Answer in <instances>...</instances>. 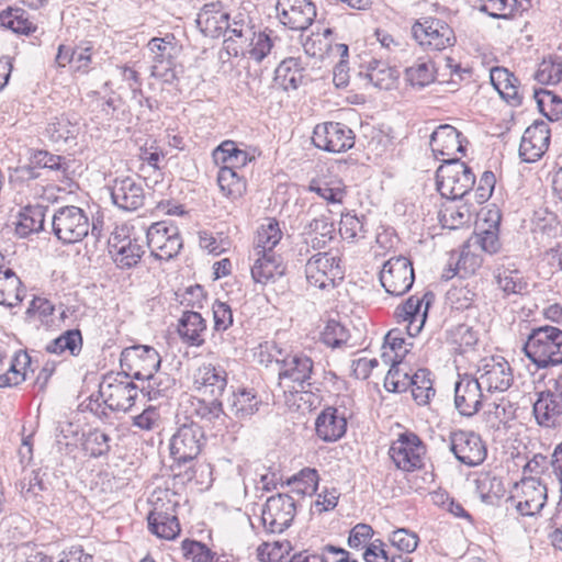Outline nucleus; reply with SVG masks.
I'll return each mask as SVG.
<instances>
[{"label":"nucleus","mask_w":562,"mask_h":562,"mask_svg":"<svg viewBox=\"0 0 562 562\" xmlns=\"http://www.w3.org/2000/svg\"><path fill=\"white\" fill-rule=\"evenodd\" d=\"M522 350L538 369L560 366L562 364V330L549 325L533 328Z\"/></svg>","instance_id":"f257e3e1"},{"label":"nucleus","mask_w":562,"mask_h":562,"mask_svg":"<svg viewBox=\"0 0 562 562\" xmlns=\"http://www.w3.org/2000/svg\"><path fill=\"white\" fill-rule=\"evenodd\" d=\"M52 226L54 235L64 244L81 241L90 228L93 236H100L98 225H91L87 213L75 205L59 207L53 215Z\"/></svg>","instance_id":"f03ea898"},{"label":"nucleus","mask_w":562,"mask_h":562,"mask_svg":"<svg viewBox=\"0 0 562 562\" xmlns=\"http://www.w3.org/2000/svg\"><path fill=\"white\" fill-rule=\"evenodd\" d=\"M437 190L448 200L462 199L474 186L475 176L459 158L443 159L436 172Z\"/></svg>","instance_id":"7ed1b4c3"},{"label":"nucleus","mask_w":562,"mask_h":562,"mask_svg":"<svg viewBox=\"0 0 562 562\" xmlns=\"http://www.w3.org/2000/svg\"><path fill=\"white\" fill-rule=\"evenodd\" d=\"M314 361L304 352H286L278 371L279 386L284 393H300L312 385Z\"/></svg>","instance_id":"20e7f679"},{"label":"nucleus","mask_w":562,"mask_h":562,"mask_svg":"<svg viewBox=\"0 0 562 562\" xmlns=\"http://www.w3.org/2000/svg\"><path fill=\"white\" fill-rule=\"evenodd\" d=\"M147 48L150 53V75L164 82L171 83L177 78V57L180 53L173 35L154 37Z\"/></svg>","instance_id":"39448f33"},{"label":"nucleus","mask_w":562,"mask_h":562,"mask_svg":"<svg viewBox=\"0 0 562 562\" xmlns=\"http://www.w3.org/2000/svg\"><path fill=\"white\" fill-rule=\"evenodd\" d=\"M98 393L110 409L127 412L134 405L138 387L127 373H109L100 382Z\"/></svg>","instance_id":"423d86ee"},{"label":"nucleus","mask_w":562,"mask_h":562,"mask_svg":"<svg viewBox=\"0 0 562 562\" xmlns=\"http://www.w3.org/2000/svg\"><path fill=\"white\" fill-rule=\"evenodd\" d=\"M533 403V415L537 423L547 428L562 424V375L550 379L546 389L538 392Z\"/></svg>","instance_id":"0eeeda50"},{"label":"nucleus","mask_w":562,"mask_h":562,"mask_svg":"<svg viewBox=\"0 0 562 562\" xmlns=\"http://www.w3.org/2000/svg\"><path fill=\"white\" fill-rule=\"evenodd\" d=\"M305 274L314 288L324 290L334 286L337 280L344 279L340 256L330 251L312 256L305 265Z\"/></svg>","instance_id":"6e6552de"},{"label":"nucleus","mask_w":562,"mask_h":562,"mask_svg":"<svg viewBox=\"0 0 562 562\" xmlns=\"http://www.w3.org/2000/svg\"><path fill=\"white\" fill-rule=\"evenodd\" d=\"M507 502L521 516H535L547 502V487L535 477H525L515 483Z\"/></svg>","instance_id":"1a4fd4ad"},{"label":"nucleus","mask_w":562,"mask_h":562,"mask_svg":"<svg viewBox=\"0 0 562 562\" xmlns=\"http://www.w3.org/2000/svg\"><path fill=\"white\" fill-rule=\"evenodd\" d=\"M147 246L159 260L176 257L182 248L179 228L170 221L153 223L146 231Z\"/></svg>","instance_id":"9d476101"},{"label":"nucleus","mask_w":562,"mask_h":562,"mask_svg":"<svg viewBox=\"0 0 562 562\" xmlns=\"http://www.w3.org/2000/svg\"><path fill=\"white\" fill-rule=\"evenodd\" d=\"M389 454L397 469L413 472L423 468L426 447L416 434L405 431L391 443Z\"/></svg>","instance_id":"9b49d317"},{"label":"nucleus","mask_w":562,"mask_h":562,"mask_svg":"<svg viewBox=\"0 0 562 562\" xmlns=\"http://www.w3.org/2000/svg\"><path fill=\"white\" fill-rule=\"evenodd\" d=\"M449 449L459 462L468 467L480 465L487 456L485 442L479 434L471 430L451 431Z\"/></svg>","instance_id":"f8f14e48"},{"label":"nucleus","mask_w":562,"mask_h":562,"mask_svg":"<svg viewBox=\"0 0 562 562\" xmlns=\"http://www.w3.org/2000/svg\"><path fill=\"white\" fill-rule=\"evenodd\" d=\"M276 19L291 31L307 30L316 18V5L312 0H277Z\"/></svg>","instance_id":"ddd939ff"},{"label":"nucleus","mask_w":562,"mask_h":562,"mask_svg":"<svg viewBox=\"0 0 562 562\" xmlns=\"http://www.w3.org/2000/svg\"><path fill=\"white\" fill-rule=\"evenodd\" d=\"M312 142L328 153H345L353 147V131L340 122H324L314 127Z\"/></svg>","instance_id":"4468645a"},{"label":"nucleus","mask_w":562,"mask_h":562,"mask_svg":"<svg viewBox=\"0 0 562 562\" xmlns=\"http://www.w3.org/2000/svg\"><path fill=\"white\" fill-rule=\"evenodd\" d=\"M412 31L414 38L427 50H443L452 46L456 40L452 29L440 19L426 18L416 22Z\"/></svg>","instance_id":"2eb2a0df"},{"label":"nucleus","mask_w":562,"mask_h":562,"mask_svg":"<svg viewBox=\"0 0 562 562\" xmlns=\"http://www.w3.org/2000/svg\"><path fill=\"white\" fill-rule=\"evenodd\" d=\"M296 514L295 501L288 494L269 497L263 505L261 521L271 533H281L288 529Z\"/></svg>","instance_id":"dca6fc26"},{"label":"nucleus","mask_w":562,"mask_h":562,"mask_svg":"<svg viewBox=\"0 0 562 562\" xmlns=\"http://www.w3.org/2000/svg\"><path fill=\"white\" fill-rule=\"evenodd\" d=\"M120 362L122 368L130 371V375L143 380L158 371L161 358L154 347L136 345L122 351Z\"/></svg>","instance_id":"f3484780"},{"label":"nucleus","mask_w":562,"mask_h":562,"mask_svg":"<svg viewBox=\"0 0 562 562\" xmlns=\"http://www.w3.org/2000/svg\"><path fill=\"white\" fill-rule=\"evenodd\" d=\"M415 280L412 262L403 256L392 257L380 272V281L385 291L395 296L405 294Z\"/></svg>","instance_id":"a211bd4d"},{"label":"nucleus","mask_w":562,"mask_h":562,"mask_svg":"<svg viewBox=\"0 0 562 562\" xmlns=\"http://www.w3.org/2000/svg\"><path fill=\"white\" fill-rule=\"evenodd\" d=\"M475 378L488 393L505 392L514 381L509 363L501 357L483 359L477 367Z\"/></svg>","instance_id":"6ab92c4d"},{"label":"nucleus","mask_w":562,"mask_h":562,"mask_svg":"<svg viewBox=\"0 0 562 562\" xmlns=\"http://www.w3.org/2000/svg\"><path fill=\"white\" fill-rule=\"evenodd\" d=\"M203 439L202 427L195 422L180 426L170 442L173 460L179 463L193 460L201 451Z\"/></svg>","instance_id":"aec40b11"},{"label":"nucleus","mask_w":562,"mask_h":562,"mask_svg":"<svg viewBox=\"0 0 562 562\" xmlns=\"http://www.w3.org/2000/svg\"><path fill=\"white\" fill-rule=\"evenodd\" d=\"M434 297L431 292L414 294L396 308V317L407 323L406 330L411 337L422 331Z\"/></svg>","instance_id":"412c9836"},{"label":"nucleus","mask_w":562,"mask_h":562,"mask_svg":"<svg viewBox=\"0 0 562 562\" xmlns=\"http://www.w3.org/2000/svg\"><path fill=\"white\" fill-rule=\"evenodd\" d=\"M484 397V389L475 376L459 375L454 384V406L462 416H474L480 411Z\"/></svg>","instance_id":"4be33fe9"},{"label":"nucleus","mask_w":562,"mask_h":562,"mask_svg":"<svg viewBox=\"0 0 562 562\" xmlns=\"http://www.w3.org/2000/svg\"><path fill=\"white\" fill-rule=\"evenodd\" d=\"M111 199L121 210H138L145 201L143 181L130 176L115 178L111 186Z\"/></svg>","instance_id":"5701e85b"},{"label":"nucleus","mask_w":562,"mask_h":562,"mask_svg":"<svg viewBox=\"0 0 562 562\" xmlns=\"http://www.w3.org/2000/svg\"><path fill=\"white\" fill-rule=\"evenodd\" d=\"M228 383L226 370L211 362L202 363L193 373V386L203 395L220 397Z\"/></svg>","instance_id":"b1692460"},{"label":"nucleus","mask_w":562,"mask_h":562,"mask_svg":"<svg viewBox=\"0 0 562 562\" xmlns=\"http://www.w3.org/2000/svg\"><path fill=\"white\" fill-rule=\"evenodd\" d=\"M251 278L256 283L266 285L285 273V265L277 252H249Z\"/></svg>","instance_id":"393cba45"},{"label":"nucleus","mask_w":562,"mask_h":562,"mask_svg":"<svg viewBox=\"0 0 562 562\" xmlns=\"http://www.w3.org/2000/svg\"><path fill=\"white\" fill-rule=\"evenodd\" d=\"M550 133L544 122H536L526 128L519 145V156L526 162H533L547 150Z\"/></svg>","instance_id":"a878e982"},{"label":"nucleus","mask_w":562,"mask_h":562,"mask_svg":"<svg viewBox=\"0 0 562 562\" xmlns=\"http://www.w3.org/2000/svg\"><path fill=\"white\" fill-rule=\"evenodd\" d=\"M315 430L317 437L325 442L339 440L347 431L345 412L331 406L324 408L315 420Z\"/></svg>","instance_id":"bb28decb"},{"label":"nucleus","mask_w":562,"mask_h":562,"mask_svg":"<svg viewBox=\"0 0 562 562\" xmlns=\"http://www.w3.org/2000/svg\"><path fill=\"white\" fill-rule=\"evenodd\" d=\"M461 133L451 125L438 126L430 136V147L436 156L457 158L456 155L464 153L465 146Z\"/></svg>","instance_id":"cd10ccee"},{"label":"nucleus","mask_w":562,"mask_h":562,"mask_svg":"<svg viewBox=\"0 0 562 562\" xmlns=\"http://www.w3.org/2000/svg\"><path fill=\"white\" fill-rule=\"evenodd\" d=\"M109 247L114 262L121 269H131L136 266L145 252L143 245L136 239L121 238L119 235L110 238Z\"/></svg>","instance_id":"c85d7f7f"},{"label":"nucleus","mask_w":562,"mask_h":562,"mask_svg":"<svg viewBox=\"0 0 562 562\" xmlns=\"http://www.w3.org/2000/svg\"><path fill=\"white\" fill-rule=\"evenodd\" d=\"M93 49L91 42H81L74 48L60 45L56 55V63L59 67L70 65L74 71L87 74L91 69Z\"/></svg>","instance_id":"c756f323"},{"label":"nucleus","mask_w":562,"mask_h":562,"mask_svg":"<svg viewBox=\"0 0 562 562\" xmlns=\"http://www.w3.org/2000/svg\"><path fill=\"white\" fill-rule=\"evenodd\" d=\"M333 32L326 29L322 34H314L304 43V52L314 58L325 60L334 57H347L348 46L341 43H331Z\"/></svg>","instance_id":"7c9ffc66"},{"label":"nucleus","mask_w":562,"mask_h":562,"mask_svg":"<svg viewBox=\"0 0 562 562\" xmlns=\"http://www.w3.org/2000/svg\"><path fill=\"white\" fill-rule=\"evenodd\" d=\"M273 47V41L270 35L266 32H254L250 38L241 45L228 43V55L249 56L257 63L262 61L270 53Z\"/></svg>","instance_id":"2f4dec72"},{"label":"nucleus","mask_w":562,"mask_h":562,"mask_svg":"<svg viewBox=\"0 0 562 562\" xmlns=\"http://www.w3.org/2000/svg\"><path fill=\"white\" fill-rule=\"evenodd\" d=\"M196 23L205 36L218 37L224 35L226 38L228 14L217 9L216 4H205L198 14Z\"/></svg>","instance_id":"473e14b6"},{"label":"nucleus","mask_w":562,"mask_h":562,"mask_svg":"<svg viewBox=\"0 0 562 562\" xmlns=\"http://www.w3.org/2000/svg\"><path fill=\"white\" fill-rule=\"evenodd\" d=\"M212 157L220 168H231L233 170L245 167L254 158L234 140L222 142L213 150Z\"/></svg>","instance_id":"72a5a7b5"},{"label":"nucleus","mask_w":562,"mask_h":562,"mask_svg":"<svg viewBox=\"0 0 562 562\" xmlns=\"http://www.w3.org/2000/svg\"><path fill=\"white\" fill-rule=\"evenodd\" d=\"M206 323L200 313L193 311L183 312L179 319L178 334L182 341L192 347L204 344Z\"/></svg>","instance_id":"f704fd0d"},{"label":"nucleus","mask_w":562,"mask_h":562,"mask_svg":"<svg viewBox=\"0 0 562 562\" xmlns=\"http://www.w3.org/2000/svg\"><path fill=\"white\" fill-rule=\"evenodd\" d=\"M491 83L498 91L501 97L509 104L517 106L521 104L522 94L518 86V79L506 68L494 67L490 72Z\"/></svg>","instance_id":"c9c22d12"},{"label":"nucleus","mask_w":562,"mask_h":562,"mask_svg":"<svg viewBox=\"0 0 562 562\" xmlns=\"http://www.w3.org/2000/svg\"><path fill=\"white\" fill-rule=\"evenodd\" d=\"M481 266V256L472 252L470 245H464L457 258H454V255H451L449 267L443 271V278L449 280L454 276H460L461 278L471 277L476 273Z\"/></svg>","instance_id":"e433bc0d"},{"label":"nucleus","mask_w":562,"mask_h":562,"mask_svg":"<svg viewBox=\"0 0 562 562\" xmlns=\"http://www.w3.org/2000/svg\"><path fill=\"white\" fill-rule=\"evenodd\" d=\"M261 400L257 393L249 389H238L227 398V409L238 419L251 417L259 411Z\"/></svg>","instance_id":"4c0bfd02"},{"label":"nucleus","mask_w":562,"mask_h":562,"mask_svg":"<svg viewBox=\"0 0 562 562\" xmlns=\"http://www.w3.org/2000/svg\"><path fill=\"white\" fill-rule=\"evenodd\" d=\"M24 296L25 290L20 278L12 269L0 266V305L14 307Z\"/></svg>","instance_id":"58836bf2"},{"label":"nucleus","mask_w":562,"mask_h":562,"mask_svg":"<svg viewBox=\"0 0 562 562\" xmlns=\"http://www.w3.org/2000/svg\"><path fill=\"white\" fill-rule=\"evenodd\" d=\"M303 234L306 245L313 249H322L335 237V226L329 217L322 215L312 220Z\"/></svg>","instance_id":"ea45409f"},{"label":"nucleus","mask_w":562,"mask_h":562,"mask_svg":"<svg viewBox=\"0 0 562 562\" xmlns=\"http://www.w3.org/2000/svg\"><path fill=\"white\" fill-rule=\"evenodd\" d=\"M382 360L385 363H391V368L384 379V386L391 392H405L412 384V375L405 368L403 360L392 359L386 350L382 351Z\"/></svg>","instance_id":"a19ab883"},{"label":"nucleus","mask_w":562,"mask_h":562,"mask_svg":"<svg viewBox=\"0 0 562 562\" xmlns=\"http://www.w3.org/2000/svg\"><path fill=\"white\" fill-rule=\"evenodd\" d=\"M472 211L470 205L457 202V200H449L443 203L439 211V221L442 227L449 229L460 228L471 222Z\"/></svg>","instance_id":"79ce46f5"},{"label":"nucleus","mask_w":562,"mask_h":562,"mask_svg":"<svg viewBox=\"0 0 562 562\" xmlns=\"http://www.w3.org/2000/svg\"><path fill=\"white\" fill-rule=\"evenodd\" d=\"M494 276L499 289L505 294H522L527 292L528 284L524 280L522 273L514 265H498L494 270Z\"/></svg>","instance_id":"37998d69"},{"label":"nucleus","mask_w":562,"mask_h":562,"mask_svg":"<svg viewBox=\"0 0 562 562\" xmlns=\"http://www.w3.org/2000/svg\"><path fill=\"white\" fill-rule=\"evenodd\" d=\"M46 209L42 205L25 206L18 215L15 233L20 237H27L30 234L38 233L44 227Z\"/></svg>","instance_id":"c03bdc74"},{"label":"nucleus","mask_w":562,"mask_h":562,"mask_svg":"<svg viewBox=\"0 0 562 562\" xmlns=\"http://www.w3.org/2000/svg\"><path fill=\"white\" fill-rule=\"evenodd\" d=\"M148 527L157 537L166 540L175 539L180 532V526L175 515L155 507L148 515Z\"/></svg>","instance_id":"a18cd8bd"},{"label":"nucleus","mask_w":562,"mask_h":562,"mask_svg":"<svg viewBox=\"0 0 562 562\" xmlns=\"http://www.w3.org/2000/svg\"><path fill=\"white\" fill-rule=\"evenodd\" d=\"M282 238V232L279 222L274 218H267L256 234L254 246L250 251L276 252L274 248Z\"/></svg>","instance_id":"49530a36"},{"label":"nucleus","mask_w":562,"mask_h":562,"mask_svg":"<svg viewBox=\"0 0 562 562\" xmlns=\"http://www.w3.org/2000/svg\"><path fill=\"white\" fill-rule=\"evenodd\" d=\"M218 398L220 397H213L212 401L207 402L203 398L191 397L188 400L187 412L190 413V417H198L207 423H215L223 416H226L223 404Z\"/></svg>","instance_id":"de8ad7c7"},{"label":"nucleus","mask_w":562,"mask_h":562,"mask_svg":"<svg viewBox=\"0 0 562 562\" xmlns=\"http://www.w3.org/2000/svg\"><path fill=\"white\" fill-rule=\"evenodd\" d=\"M254 32L255 25L248 14L241 12L235 14L232 21L228 20L226 38L224 40L226 52L228 53L229 42L235 45L245 44Z\"/></svg>","instance_id":"09e8293b"},{"label":"nucleus","mask_w":562,"mask_h":562,"mask_svg":"<svg viewBox=\"0 0 562 562\" xmlns=\"http://www.w3.org/2000/svg\"><path fill=\"white\" fill-rule=\"evenodd\" d=\"M516 408L514 404L502 397L497 402L490 403L484 413L486 425L494 430H498L515 418Z\"/></svg>","instance_id":"8fccbe9b"},{"label":"nucleus","mask_w":562,"mask_h":562,"mask_svg":"<svg viewBox=\"0 0 562 562\" xmlns=\"http://www.w3.org/2000/svg\"><path fill=\"white\" fill-rule=\"evenodd\" d=\"M475 490L482 502L495 504L506 493L505 485L501 477L492 473H482L475 480Z\"/></svg>","instance_id":"3c124183"},{"label":"nucleus","mask_w":562,"mask_h":562,"mask_svg":"<svg viewBox=\"0 0 562 562\" xmlns=\"http://www.w3.org/2000/svg\"><path fill=\"white\" fill-rule=\"evenodd\" d=\"M488 217L485 218L486 222H491L487 228L481 229L475 235V243L486 252L495 254L501 248V243L498 238V226L501 221V215L497 210H490L487 212Z\"/></svg>","instance_id":"603ef678"},{"label":"nucleus","mask_w":562,"mask_h":562,"mask_svg":"<svg viewBox=\"0 0 562 562\" xmlns=\"http://www.w3.org/2000/svg\"><path fill=\"white\" fill-rule=\"evenodd\" d=\"M0 25L16 34L29 35L36 26L30 20L27 12L21 8H8L0 12Z\"/></svg>","instance_id":"864d4df0"},{"label":"nucleus","mask_w":562,"mask_h":562,"mask_svg":"<svg viewBox=\"0 0 562 562\" xmlns=\"http://www.w3.org/2000/svg\"><path fill=\"white\" fill-rule=\"evenodd\" d=\"M277 79L285 90H295L304 82L303 67L300 58H286L276 69Z\"/></svg>","instance_id":"5fc2aeb1"},{"label":"nucleus","mask_w":562,"mask_h":562,"mask_svg":"<svg viewBox=\"0 0 562 562\" xmlns=\"http://www.w3.org/2000/svg\"><path fill=\"white\" fill-rule=\"evenodd\" d=\"M310 191L331 204H341L346 196V186L341 179H315L310 183Z\"/></svg>","instance_id":"6e6d98bb"},{"label":"nucleus","mask_w":562,"mask_h":562,"mask_svg":"<svg viewBox=\"0 0 562 562\" xmlns=\"http://www.w3.org/2000/svg\"><path fill=\"white\" fill-rule=\"evenodd\" d=\"M31 369V358L26 352H19L12 360L9 370L0 374V387L15 386L24 382Z\"/></svg>","instance_id":"4d7b16f0"},{"label":"nucleus","mask_w":562,"mask_h":562,"mask_svg":"<svg viewBox=\"0 0 562 562\" xmlns=\"http://www.w3.org/2000/svg\"><path fill=\"white\" fill-rule=\"evenodd\" d=\"M82 349V336L78 329H70L49 341L45 350L49 353L64 355L68 352L76 357Z\"/></svg>","instance_id":"13d9d810"},{"label":"nucleus","mask_w":562,"mask_h":562,"mask_svg":"<svg viewBox=\"0 0 562 562\" xmlns=\"http://www.w3.org/2000/svg\"><path fill=\"white\" fill-rule=\"evenodd\" d=\"M412 395L418 405H426L435 396L431 373L427 369H419L412 375L409 385Z\"/></svg>","instance_id":"bf43d9fd"},{"label":"nucleus","mask_w":562,"mask_h":562,"mask_svg":"<svg viewBox=\"0 0 562 562\" xmlns=\"http://www.w3.org/2000/svg\"><path fill=\"white\" fill-rule=\"evenodd\" d=\"M406 79L412 86L425 87L434 82L436 70L429 58H419L414 65L405 70Z\"/></svg>","instance_id":"052dcab7"},{"label":"nucleus","mask_w":562,"mask_h":562,"mask_svg":"<svg viewBox=\"0 0 562 562\" xmlns=\"http://www.w3.org/2000/svg\"><path fill=\"white\" fill-rule=\"evenodd\" d=\"M78 128L65 116L54 117L45 130L46 136L55 144H64L76 137Z\"/></svg>","instance_id":"680f3d73"},{"label":"nucleus","mask_w":562,"mask_h":562,"mask_svg":"<svg viewBox=\"0 0 562 562\" xmlns=\"http://www.w3.org/2000/svg\"><path fill=\"white\" fill-rule=\"evenodd\" d=\"M217 184L222 193L231 199L239 198L245 191L243 178L237 173V170L231 168H220Z\"/></svg>","instance_id":"e2e57ef3"},{"label":"nucleus","mask_w":562,"mask_h":562,"mask_svg":"<svg viewBox=\"0 0 562 562\" xmlns=\"http://www.w3.org/2000/svg\"><path fill=\"white\" fill-rule=\"evenodd\" d=\"M367 78L374 87L387 90L395 82L397 71L382 61L374 60L368 67Z\"/></svg>","instance_id":"0e129e2a"},{"label":"nucleus","mask_w":562,"mask_h":562,"mask_svg":"<svg viewBox=\"0 0 562 562\" xmlns=\"http://www.w3.org/2000/svg\"><path fill=\"white\" fill-rule=\"evenodd\" d=\"M364 217L355 214L342 213L339 223V234L349 243H357L366 237Z\"/></svg>","instance_id":"69168bd1"},{"label":"nucleus","mask_w":562,"mask_h":562,"mask_svg":"<svg viewBox=\"0 0 562 562\" xmlns=\"http://www.w3.org/2000/svg\"><path fill=\"white\" fill-rule=\"evenodd\" d=\"M374 36L380 43L381 48L385 50V56L387 58L392 59L394 63H401L407 54L406 43L380 29L374 32Z\"/></svg>","instance_id":"338daca9"},{"label":"nucleus","mask_w":562,"mask_h":562,"mask_svg":"<svg viewBox=\"0 0 562 562\" xmlns=\"http://www.w3.org/2000/svg\"><path fill=\"white\" fill-rule=\"evenodd\" d=\"M288 484L292 486V492L297 495H312L317 490L318 485L317 471L315 469L305 468L289 479Z\"/></svg>","instance_id":"774afa93"}]
</instances>
